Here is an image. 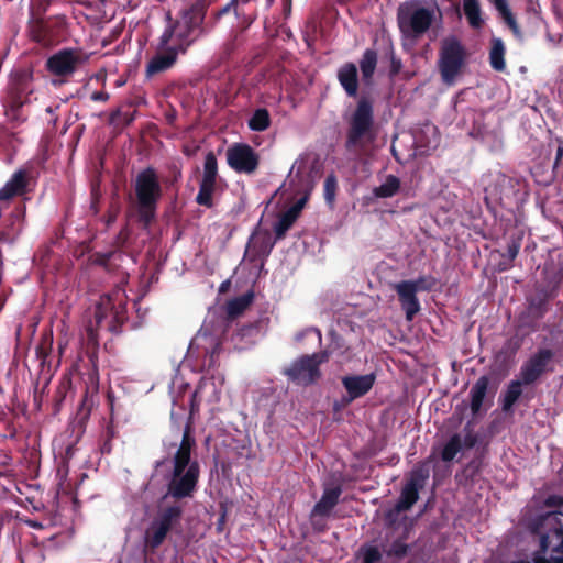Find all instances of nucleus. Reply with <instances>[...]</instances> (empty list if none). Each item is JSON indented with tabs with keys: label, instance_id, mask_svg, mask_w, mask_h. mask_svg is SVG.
<instances>
[{
	"label": "nucleus",
	"instance_id": "nucleus-1",
	"mask_svg": "<svg viewBox=\"0 0 563 563\" xmlns=\"http://www.w3.org/2000/svg\"><path fill=\"white\" fill-rule=\"evenodd\" d=\"M174 440H164V448L172 456L170 460L156 462V472L172 466L168 476V495L174 498H185L192 494L199 477V465L191 460L195 439L189 433L188 426L183 430L180 426L173 430Z\"/></svg>",
	"mask_w": 563,
	"mask_h": 563
},
{
	"label": "nucleus",
	"instance_id": "nucleus-2",
	"mask_svg": "<svg viewBox=\"0 0 563 563\" xmlns=\"http://www.w3.org/2000/svg\"><path fill=\"white\" fill-rule=\"evenodd\" d=\"M206 13L207 5L202 1H196L181 10L175 20L168 14V24L159 37V44L172 45L185 54L195 42L209 33L205 23Z\"/></svg>",
	"mask_w": 563,
	"mask_h": 563
},
{
	"label": "nucleus",
	"instance_id": "nucleus-3",
	"mask_svg": "<svg viewBox=\"0 0 563 563\" xmlns=\"http://www.w3.org/2000/svg\"><path fill=\"white\" fill-rule=\"evenodd\" d=\"M126 320V296L120 288L100 297L87 312L85 332L91 345L98 344V332L107 330L118 332L119 325Z\"/></svg>",
	"mask_w": 563,
	"mask_h": 563
},
{
	"label": "nucleus",
	"instance_id": "nucleus-4",
	"mask_svg": "<svg viewBox=\"0 0 563 563\" xmlns=\"http://www.w3.org/2000/svg\"><path fill=\"white\" fill-rule=\"evenodd\" d=\"M562 512L548 511L539 516L531 529L540 538V550L533 555L534 563H563Z\"/></svg>",
	"mask_w": 563,
	"mask_h": 563
},
{
	"label": "nucleus",
	"instance_id": "nucleus-5",
	"mask_svg": "<svg viewBox=\"0 0 563 563\" xmlns=\"http://www.w3.org/2000/svg\"><path fill=\"white\" fill-rule=\"evenodd\" d=\"M376 137L373 102L362 98L347 119L345 147L350 152L362 153L376 141Z\"/></svg>",
	"mask_w": 563,
	"mask_h": 563
},
{
	"label": "nucleus",
	"instance_id": "nucleus-6",
	"mask_svg": "<svg viewBox=\"0 0 563 563\" xmlns=\"http://www.w3.org/2000/svg\"><path fill=\"white\" fill-rule=\"evenodd\" d=\"M224 320L222 318L208 317L198 333L189 344L190 357H202V366L210 369L216 365V357L221 349V338L224 333Z\"/></svg>",
	"mask_w": 563,
	"mask_h": 563
},
{
	"label": "nucleus",
	"instance_id": "nucleus-7",
	"mask_svg": "<svg viewBox=\"0 0 563 563\" xmlns=\"http://www.w3.org/2000/svg\"><path fill=\"white\" fill-rule=\"evenodd\" d=\"M435 19V9L420 3H410L400 8L398 25L402 35L404 45L412 46L432 25Z\"/></svg>",
	"mask_w": 563,
	"mask_h": 563
},
{
	"label": "nucleus",
	"instance_id": "nucleus-8",
	"mask_svg": "<svg viewBox=\"0 0 563 563\" xmlns=\"http://www.w3.org/2000/svg\"><path fill=\"white\" fill-rule=\"evenodd\" d=\"M135 192L140 217L145 223H148L154 218L156 203L162 195V187L153 168H146L137 174Z\"/></svg>",
	"mask_w": 563,
	"mask_h": 563
},
{
	"label": "nucleus",
	"instance_id": "nucleus-9",
	"mask_svg": "<svg viewBox=\"0 0 563 563\" xmlns=\"http://www.w3.org/2000/svg\"><path fill=\"white\" fill-rule=\"evenodd\" d=\"M466 53L462 43L454 36L446 37L441 43L438 67L442 81L453 85L465 64Z\"/></svg>",
	"mask_w": 563,
	"mask_h": 563
},
{
	"label": "nucleus",
	"instance_id": "nucleus-10",
	"mask_svg": "<svg viewBox=\"0 0 563 563\" xmlns=\"http://www.w3.org/2000/svg\"><path fill=\"white\" fill-rule=\"evenodd\" d=\"M224 385V375L217 371L207 372L200 379L197 388L190 396V413L199 409L201 405H207L211 410L220 401Z\"/></svg>",
	"mask_w": 563,
	"mask_h": 563
},
{
	"label": "nucleus",
	"instance_id": "nucleus-11",
	"mask_svg": "<svg viewBox=\"0 0 563 563\" xmlns=\"http://www.w3.org/2000/svg\"><path fill=\"white\" fill-rule=\"evenodd\" d=\"M328 358L327 351L303 355L285 368L284 374L298 385L313 384L320 377V364L327 362Z\"/></svg>",
	"mask_w": 563,
	"mask_h": 563
},
{
	"label": "nucleus",
	"instance_id": "nucleus-12",
	"mask_svg": "<svg viewBox=\"0 0 563 563\" xmlns=\"http://www.w3.org/2000/svg\"><path fill=\"white\" fill-rule=\"evenodd\" d=\"M88 60V55L78 48H63L46 60L47 70L58 77L74 75Z\"/></svg>",
	"mask_w": 563,
	"mask_h": 563
},
{
	"label": "nucleus",
	"instance_id": "nucleus-13",
	"mask_svg": "<svg viewBox=\"0 0 563 563\" xmlns=\"http://www.w3.org/2000/svg\"><path fill=\"white\" fill-rule=\"evenodd\" d=\"M227 161L229 166L238 173L252 174L258 166V155L249 145L235 143L227 151Z\"/></svg>",
	"mask_w": 563,
	"mask_h": 563
},
{
	"label": "nucleus",
	"instance_id": "nucleus-14",
	"mask_svg": "<svg viewBox=\"0 0 563 563\" xmlns=\"http://www.w3.org/2000/svg\"><path fill=\"white\" fill-rule=\"evenodd\" d=\"M554 353L550 349H539L520 367V378L525 385L536 383L548 369Z\"/></svg>",
	"mask_w": 563,
	"mask_h": 563
},
{
	"label": "nucleus",
	"instance_id": "nucleus-15",
	"mask_svg": "<svg viewBox=\"0 0 563 563\" xmlns=\"http://www.w3.org/2000/svg\"><path fill=\"white\" fill-rule=\"evenodd\" d=\"M477 443V435L471 428V423L468 422L462 433L453 434L448 442L444 444L441 459L444 462L453 461L460 453L465 450L472 449Z\"/></svg>",
	"mask_w": 563,
	"mask_h": 563
},
{
	"label": "nucleus",
	"instance_id": "nucleus-16",
	"mask_svg": "<svg viewBox=\"0 0 563 563\" xmlns=\"http://www.w3.org/2000/svg\"><path fill=\"white\" fill-rule=\"evenodd\" d=\"M376 375L374 373L365 375H346L342 378V385L346 389V401L351 402L356 398L366 395L374 386Z\"/></svg>",
	"mask_w": 563,
	"mask_h": 563
},
{
	"label": "nucleus",
	"instance_id": "nucleus-17",
	"mask_svg": "<svg viewBox=\"0 0 563 563\" xmlns=\"http://www.w3.org/2000/svg\"><path fill=\"white\" fill-rule=\"evenodd\" d=\"M158 48L162 49V52L155 54L147 63V76L166 71L176 63L178 55L181 54V52H178V49L172 45L162 46L158 43Z\"/></svg>",
	"mask_w": 563,
	"mask_h": 563
},
{
	"label": "nucleus",
	"instance_id": "nucleus-18",
	"mask_svg": "<svg viewBox=\"0 0 563 563\" xmlns=\"http://www.w3.org/2000/svg\"><path fill=\"white\" fill-rule=\"evenodd\" d=\"M27 173L19 169L13 173L10 179L0 188V203L7 205L14 197L22 196L27 191Z\"/></svg>",
	"mask_w": 563,
	"mask_h": 563
},
{
	"label": "nucleus",
	"instance_id": "nucleus-19",
	"mask_svg": "<svg viewBox=\"0 0 563 563\" xmlns=\"http://www.w3.org/2000/svg\"><path fill=\"white\" fill-rule=\"evenodd\" d=\"M395 290L399 297L401 308L406 313V319L411 321L420 310L416 288L408 280H404L395 285Z\"/></svg>",
	"mask_w": 563,
	"mask_h": 563
},
{
	"label": "nucleus",
	"instance_id": "nucleus-20",
	"mask_svg": "<svg viewBox=\"0 0 563 563\" xmlns=\"http://www.w3.org/2000/svg\"><path fill=\"white\" fill-rule=\"evenodd\" d=\"M338 80L349 97H356L358 90L357 67L353 63L342 65L338 70Z\"/></svg>",
	"mask_w": 563,
	"mask_h": 563
},
{
	"label": "nucleus",
	"instance_id": "nucleus-21",
	"mask_svg": "<svg viewBox=\"0 0 563 563\" xmlns=\"http://www.w3.org/2000/svg\"><path fill=\"white\" fill-rule=\"evenodd\" d=\"M307 201V197L300 198L294 206H291L286 212L282 214L274 227V231L277 239H282L285 233L290 229L292 223L298 218L299 213L303 209Z\"/></svg>",
	"mask_w": 563,
	"mask_h": 563
},
{
	"label": "nucleus",
	"instance_id": "nucleus-22",
	"mask_svg": "<svg viewBox=\"0 0 563 563\" xmlns=\"http://www.w3.org/2000/svg\"><path fill=\"white\" fill-rule=\"evenodd\" d=\"M183 515V508L179 505L162 507L153 520L164 530L169 532L179 521Z\"/></svg>",
	"mask_w": 563,
	"mask_h": 563
},
{
	"label": "nucleus",
	"instance_id": "nucleus-23",
	"mask_svg": "<svg viewBox=\"0 0 563 563\" xmlns=\"http://www.w3.org/2000/svg\"><path fill=\"white\" fill-rule=\"evenodd\" d=\"M342 489L340 486L327 487L321 499L314 505L312 514L318 516H327L338 504Z\"/></svg>",
	"mask_w": 563,
	"mask_h": 563
},
{
	"label": "nucleus",
	"instance_id": "nucleus-24",
	"mask_svg": "<svg viewBox=\"0 0 563 563\" xmlns=\"http://www.w3.org/2000/svg\"><path fill=\"white\" fill-rule=\"evenodd\" d=\"M401 181L395 175H386L380 179V184L373 188L374 198L386 199L391 198L400 190Z\"/></svg>",
	"mask_w": 563,
	"mask_h": 563
},
{
	"label": "nucleus",
	"instance_id": "nucleus-25",
	"mask_svg": "<svg viewBox=\"0 0 563 563\" xmlns=\"http://www.w3.org/2000/svg\"><path fill=\"white\" fill-rule=\"evenodd\" d=\"M489 380L486 376L479 377L476 383L473 385L470 396H471V411L473 416H476L483 406V401L487 394Z\"/></svg>",
	"mask_w": 563,
	"mask_h": 563
},
{
	"label": "nucleus",
	"instance_id": "nucleus-26",
	"mask_svg": "<svg viewBox=\"0 0 563 563\" xmlns=\"http://www.w3.org/2000/svg\"><path fill=\"white\" fill-rule=\"evenodd\" d=\"M522 385H525V383L522 382L521 378L511 380L508 384L507 389L501 396V408L504 411L511 410V408L522 394Z\"/></svg>",
	"mask_w": 563,
	"mask_h": 563
},
{
	"label": "nucleus",
	"instance_id": "nucleus-27",
	"mask_svg": "<svg viewBox=\"0 0 563 563\" xmlns=\"http://www.w3.org/2000/svg\"><path fill=\"white\" fill-rule=\"evenodd\" d=\"M463 11L473 29H479L483 25L484 20L478 0H463Z\"/></svg>",
	"mask_w": 563,
	"mask_h": 563
},
{
	"label": "nucleus",
	"instance_id": "nucleus-28",
	"mask_svg": "<svg viewBox=\"0 0 563 563\" xmlns=\"http://www.w3.org/2000/svg\"><path fill=\"white\" fill-rule=\"evenodd\" d=\"M419 490L420 489L413 487V485H409L406 483L401 490L400 497L396 504V511L400 512L409 510L412 507V505L418 500Z\"/></svg>",
	"mask_w": 563,
	"mask_h": 563
},
{
	"label": "nucleus",
	"instance_id": "nucleus-29",
	"mask_svg": "<svg viewBox=\"0 0 563 563\" xmlns=\"http://www.w3.org/2000/svg\"><path fill=\"white\" fill-rule=\"evenodd\" d=\"M167 533L168 532L166 530H164L159 525L152 520L144 533L146 545L151 547L152 549L159 547L164 542Z\"/></svg>",
	"mask_w": 563,
	"mask_h": 563
},
{
	"label": "nucleus",
	"instance_id": "nucleus-30",
	"mask_svg": "<svg viewBox=\"0 0 563 563\" xmlns=\"http://www.w3.org/2000/svg\"><path fill=\"white\" fill-rule=\"evenodd\" d=\"M377 65V54L373 49H366L360 62L362 77L365 82H369Z\"/></svg>",
	"mask_w": 563,
	"mask_h": 563
},
{
	"label": "nucleus",
	"instance_id": "nucleus-31",
	"mask_svg": "<svg viewBox=\"0 0 563 563\" xmlns=\"http://www.w3.org/2000/svg\"><path fill=\"white\" fill-rule=\"evenodd\" d=\"M505 45L500 38H494L489 53L490 66L497 70L503 71L506 67L505 64Z\"/></svg>",
	"mask_w": 563,
	"mask_h": 563
},
{
	"label": "nucleus",
	"instance_id": "nucleus-32",
	"mask_svg": "<svg viewBox=\"0 0 563 563\" xmlns=\"http://www.w3.org/2000/svg\"><path fill=\"white\" fill-rule=\"evenodd\" d=\"M253 294L246 292L242 296L235 297L227 302V313L230 317H235L242 313L252 302Z\"/></svg>",
	"mask_w": 563,
	"mask_h": 563
},
{
	"label": "nucleus",
	"instance_id": "nucleus-33",
	"mask_svg": "<svg viewBox=\"0 0 563 563\" xmlns=\"http://www.w3.org/2000/svg\"><path fill=\"white\" fill-rule=\"evenodd\" d=\"M271 125V115L264 108L256 109L249 120V128L252 131L262 132Z\"/></svg>",
	"mask_w": 563,
	"mask_h": 563
},
{
	"label": "nucleus",
	"instance_id": "nucleus-34",
	"mask_svg": "<svg viewBox=\"0 0 563 563\" xmlns=\"http://www.w3.org/2000/svg\"><path fill=\"white\" fill-rule=\"evenodd\" d=\"M495 9L499 12L504 21L507 23V25L511 29V31L519 35V26L508 7L507 0H489Z\"/></svg>",
	"mask_w": 563,
	"mask_h": 563
},
{
	"label": "nucleus",
	"instance_id": "nucleus-35",
	"mask_svg": "<svg viewBox=\"0 0 563 563\" xmlns=\"http://www.w3.org/2000/svg\"><path fill=\"white\" fill-rule=\"evenodd\" d=\"M218 172L217 158L212 153H208L203 164V175L201 184H207L216 187V177Z\"/></svg>",
	"mask_w": 563,
	"mask_h": 563
},
{
	"label": "nucleus",
	"instance_id": "nucleus-36",
	"mask_svg": "<svg viewBox=\"0 0 563 563\" xmlns=\"http://www.w3.org/2000/svg\"><path fill=\"white\" fill-rule=\"evenodd\" d=\"M429 477V468L427 466L416 467L410 475L407 484L413 485V487L421 489Z\"/></svg>",
	"mask_w": 563,
	"mask_h": 563
},
{
	"label": "nucleus",
	"instance_id": "nucleus-37",
	"mask_svg": "<svg viewBox=\"0 0 563 563\" xmlns=\"http://www.w3.org/2000/svg\"><path fill=\"white\" fill-rule=\"evenodd\" d=\"M249 0H230L223 8H221L217 13L214 14V19L219 20L221 16L229 12H233L236 18L241 14V7L245 3H247Z\"/></svg>",
	"mask_w": 563,
	"mask_h": 563
},
{
	"label": "nucleus",
	"instance_id": "nucleus-38",
	"mask_svg": "<svg viewBox=\"0 0 563 563\" xmlns=\"http://www.w3.org/2000/svg\"><path fill=\"white\" fill-rule=\"evenodd\" d=\"M213 190L214 186L200 183L199 192L196 197V201L201 206L210 207L212 205Z\"/></svg>",
	"mask_w": 563,
	"mask_h": 563
},
{
	"label": "nucleus",
	"instance_id": "nucleus-39",
	"mask_svg": "<svg viewBox=\"0 0 563 563\" xmlns=\"http://www.w3.org/2000/svg\"><path fill=\"white\" fill-rule=\"evenodd\" d=\"M261 236L258 234H254L250 238L245 254H268L273 245H266L265 247L257 250V244L260 243Z\"/></svg>",
	"mask_w": 563,
	"mask_h": 563
},
{
	"label": "nucleus",
	"instance_id": "nucleus-40",
	"mask_svg": "<svg viewBox=\"0 0 563 563\" xmlns=\"http://www.w3.org/2000/svg\"><path fill=\"white\" fill-rule=\"evenodd\" d=\"M408 282L413 285L417 292L422 291V290H430L435 284L434 278H432L431 276H420L419 278H417L415 280H408Z\"/></svg>",
	"mask_w": 563,
	"mask_h": 563
},
{
	"label": "nucleus",
	"instance_id": "nucleus-41",
	"mask_svg": "<svg viewBox=\"0 0 563 563\" xmlns=\"http://www.w3.org/2000/svg\"><path fill=\"white\" fill-rule=\"evenodd\" d=\"M382 554L378 548L376 547H366L363 549L362 559L363 563H376L380 560Z\"/></svg>",
	"mask_w": 563,
	"mask_h": 563
},
{
	"label": "nucleus",
	"instance_id": "nucleus-42",
	"mask_svg": "<svg viewBox=\"0 0 563 563\" xmlns=\"http://www.w3.org/2000/svg\"><path fill=\"white\" fill-rule=\"evenodd\" d=\"M307 335H312L318 343H321V331L313 327L306 328L305 330L296 333L295 340L297 342H301Z\"/></svg>",
	"mask_w": 563,
	"mask_h": 563
},
{
	"label": "nucleus",
	"instance_id": "nucleus-43",
	"mask_svg": "<svg viewBox=\"0 0 563 563\" xmlns=\"http://www.w3.org/2000/svg\"><path fill=\"white\" fill-rule=\"evenodd\" d=\"M335 178L333 176L328 177L325 179L324 188H325V199L328 201H332L334 197V190H335Z\"/></svg>",
	"mask_w": 563,
	"mask_h": 563
},
{
	"label": "nucleus",
	"instance_id": "nucleus-44",
	"mask_svg": "<svg viewBox=\"0 0 563 563\" xmlns=\"http://www.w3.org/2000/svg\"><path fill=\"white\" fill-rule=\"evenodd\" d=\"M519 249H520V244L517 242H512L511 244L508 245L507 256H508L509 261H514L517 257V255L519 253Z\"/></svg>",
	"mask_w": 563,
	"mask_h": 563
},
{
	"label": "nucleus",
	"instance_id": "nucleus-45",
	"mask_svg": "<svg viewBox=\"0 0 563 563\" xmlns=\"http://www.w3.org/2000/svg\"><path fill=\"white\" fill-rule=\"evenodd\" d=\"M109 99V93L103 91H96L91 95V100L98 101V102H104Z\"/></svg>",
	"mask_w": 563,
	"mask_h": 563
},
{
	"label": "nucleus",
	"instance_id": "nucleus-46",
	"mask_svg": "<svg viewBox=\"0 0 563 563\" xmlns=\"http://www.w3.org/2000/svg\"><path fill=\"white\" fill-rule=\"evenodd\" d=\"M556 142L559 143L558 151H556V157L554 165L556 166L559 164V161L563 156V141L561 139H556Z\"/></svg>",
	"mask_w": 563,
	"mask_h": 563
},
{
	"label": "nucleus",
	"instance_id": "nucleus-47",
	"mask_svg": "<svg viewBox=\"0 0 563 563\" xmlns=\"http://www.w3.org/2000/svg\"><path fill=\"white\" fill-rule=\"evenodd\" d=\"M545 504L548 506H558V505L563 504V499L558 496H550V497H548Z\"/></svg>",
	"mask_w": 563,
	"mask_h": 563
},
{
	"label": "nucleus",
	"instance_id": "nucleus-48",
	"mask_svg": "<svg viewBox=\"0 0 563 563\" xmlns=\"http://www.w3.org/2000/svg\"><path fill=\"white\" fill-rule=\"evenodd\" d=\"M178 405V400L176 398H173V409H172V412H170V418H172V421L173 423L176 422V411H175V407Z\"/></svg>",
	"mask_w": 563,
	"mask_h": 563
},
{
	"label": "nucleus",
	"instance_id": "nucleus-49",
	"mask_svg": "<svg viewBox=\"0 0 563 563\" xmlns=\"http://www.w3.org/2000/svg\"><path fill=\"white\" fill-rule=\"evenodd\" d=\"M512 563H534V561L533 562H529V561H515Z\"/></svg>",
	"mask_w": 563,
	"mask_h": 563
},
{
	"label": "nucleus",
	"instance_id": "nucleus-50",
	"mask_svg": "<svg viewBox=\"0 0 563 563\" xmlns=\"http://www.w3.org/2000/svg\"><path fill=\"white\" fill-rule=\"evenodd\" d=\"M297 164H298V161H296V162L292 164L291 172L295 169V167L297 166Z\"/></svg>",
	"mask_w": 563,
	"mask_h": 563
},
{
	"label": "nucleus",
	"instance_id": "nucleus-51",
	"mask_svg": "<svg viewBox=\"0 0 563 563\" xmlns=\"http://www.w3.org/2000/svg\"><path fill=\"white\" fill-rule=\"evenodd\" d=\"M395 552H396V554H400V551H395ZM405 552H406V548H404V549L401 550V553H405Z\"/></svg>",
	"mask_w": 563,
	"mask_h": 563
},
{
	"label": "nucleus",
	"instance_id": "nucleus-52",
	"mask_svg": "<svg viewBox=\"0 0 563 563\" xmlns=\"http://www.w3.org/2000/svg\"><path fill=\"white\" fill-rule=\"evenodd\" d=\"M113 221H114V218H112V217H111V218H108V223H111V222H113Z\"/></svg>",
	"mask_w": 563,
	"mask_h": 563
},
{
	"label": "nucleus",
	"instance_id": "nucleus-53",
	"mask_svg": "<svg viewBox=\"0 0 563 563\" xmlns=\"http://www.w3.org/2000/svg\"><path fill=\"white\" fill-rule=\"evenodd\" d=\"M175 385H176V382H173V385H172V391L174 390Z\"/></svg>",
	"mask_w": 563,
	"mask_h": 563
}]
</instances>
